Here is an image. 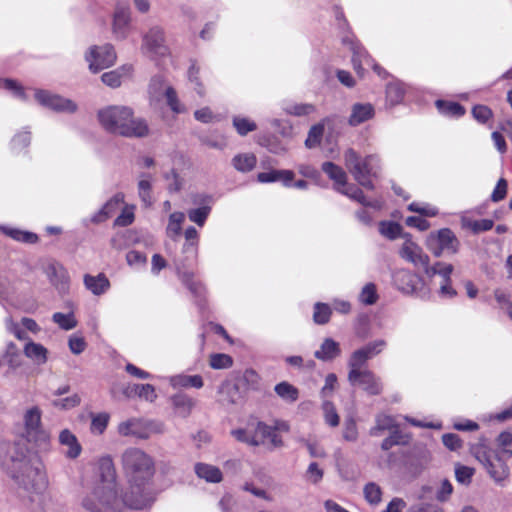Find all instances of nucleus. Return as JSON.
I'll list each match as a JSON object with an SVG mask.
<instances>
[{
  "label": "nucleus",
  "mask_w": 512,
  "mask_h": 512,
  "mask_svg": "<svg viewBox=\"0 0 512 512\" xmlns=\"http://www.w3.org/2000/svg\"><path fill=\"white\" fill-rule=\"evenodd\" d=\"M427 249L435 256L440 257L444 254H456L460 247V242L455 233L449 228H442L431 232L425 241Z\"/></svg>",
  "instance_id": "obj_7"
},
{
  "label": "nucleus",
  "mask_w": 512,
  "mask_h": 512,
  "mask_svg": "<svg viewBox=\"0 0 512 512\" xmlns=\"http://www.w3.org/2000/svg\"><path fill=\"white\" fill-rule=\"evenodd\" d=\"M386 345L385 340L377 339L355 350L348 359L349 370L362 369L367 361L380 354Z\"/></svg>",
  "instance_id": "obj_13"
},
{
  "label": "nucleus",
  "mask_w": 512,
  "mask_h": 512,
  "mask_svg": "<svg viewBox=\"0 0 512 512\" xmlns=\"http://www.w3.org/2000/svg\"><path fill=\"white\" fill-rule=\"evenodd\" d=\"M331 316V308L325 303H316L314 306L313 320L316 324H326Z\"/></svg>",
  "instance_id": "obj_55"
},
{
  "label": "nucleus",
  "mask_w": 512,
  "mask_h": 512,
  "mask_svg": "<svg viewBox=\"0 0 512 512\" xmlns=\"http://www.w3.org/2000/svg\"><path fill=\"white\" fill-rule=\"evenodd\" d=\"M176 273L182 284L195 297L201 299L204 296L205 288L201 282L194 279V272L187 268L183 260H175Z\"/></svg>",
  "instance_id": "obj_18"
},
{
  "label": "nucleus",
  "mask_w": 512,
  "mask_h": 512,
  "mask_svg": "<svg viewBox=\"0 0 512 512\" xmlns=\"http://www.w3.org/2000/svg\"><path fill=\"white\" fill-rule=\"evenodd\" d=\"M345 166L354 179L363 187L373 189L372 178L380 169V160L376 155L362 158L354 149L349 148L344 153Z\"/></svg>",
  "instance_id": "obj_5"
},
{
  "label": "nucleus",
  "mask_w": 512,
  "mask_h": 512,
  "mask_svg": "<svg viewBox=\"0 0 512 512\" xmlns=\"http://www.w3.org/2000/svg\"><path fill=\"white\" fill-rule=\"evenodd\" d=\"M403 238L405 241L399 250V255L402 259L412 263L415 267H420L430 262L429 256L412 240L410 234H404Z\"/></svg>",
  "instance_id": "obj_16"
},
{
  "label": "nucleus",
  "mask_w": 512,
  "mask_h": 512,
  "mask_svg": "<svg viewBox=\"0 0 512 512\" xmlns=\"http://www.w3.org/2000/svg\"><path fill=\"white\" fill-rule=\"evenodd\" d=\"M168 381L173 388L193 387L196 389H200L204 385L203 379L200 375L178 374L170 376L168 378Z\"/></svg>",
  "instance_id": "obj_32"
},
{
  "label": "nucleus",
  "mask_w": 512,
  "mask_h": 512,
  "mask_svg": "<svg viewBox=\"0 0 512 512\" xmlns=\"http://www.w3.org/2000/svg\"><path fill=\"white\" fill-rule=\"evenodd\" d=\"M192 202L199 207L190 209L188 211V218L191 222L203 227L212 209V197L205 194H197L193 197Z\"/></svg>",
  "instance_id": "obj_20"
},
{
  "label": "nucleus",
  "mask_w": 512,
  "mask_h": 512,
  "mask_svg": "<svg viewBox=\"0 0 512 512\" xmlns=\"http://www.w3.org/2000/svg\"><path fill=\"white\" fill-rule=\"evenodd\" d=\"M134 206H126L120 215L115 219L114 225L119 227H126L134 221Z\"/></svg>",
  "instance_id": "obj_64"
},
{
  "label": "nucleus",
  "mask_w": 512,
  "mask_h": 512,
  "mask_svg": "<svg viewBox=\"0 0 512 512\" xmlns=\"http://www.w3.org/2000/svg\"><path fill=\"white\" fill-rule=\"evenodd\" d=\"M378 299L376 286L373 283H367L359 294V301L365 305H373Z\"/></svg>",
  "instance_id": "obj_56"
},
{
  "label": "nucleus",
  "mask_w": 512,
  "mask_h": 512,
  "mask_svg": "<svg viewBox=\"0 0 512 512\" xmlns=\"http://www.w3.org/2000/svg\"><path fill=\"white\" fill-rule=\"evenodd\" d=\"M274 391L281 399L290 403L297 401L299 397L298 389L286 381L278 383Z\"/></svg>",
  "instance_id": "obj_39"
},
{
  "label": "nucleus",
  "mask_w": 512,
  "mask_h": 512,
  "mask_svg": "<svg viewBox=\"0 0 512 512\" xmlns=\"http://www.w3.org/2000/svg\"><path fill=\"white\" fill-rule=\"evenodd\" d=\"M85 57L89 69L94 73L114 65L117 58L114 46L110 43L90 47Z\"/></svg>",
  "instance_id": "obj_10"
},
{
  "label": "nucleus",
  "mask_w": 512,
  "mask_h": 512,
  "mask_svg": "<svg viewBox=\"0 0 512 512\" xmlns=\"http://www.w3.org/2000/svg\"><path fill=\"white\" fill-rule=\"evenodd\" d=\"M141 52L153 61H159L169 55L163 28L153 26L142 35Z\"/></svg>",
  "instance_id": "obj_9"
},
{
  "label": "nucleus",
  "mask_w": 512,
  "mask_h": 512,
  "mask_svg": "<svg viewBox=\"0 0 512 512\" xmlns=\"http://www.w3.org/2000/svg\"><path fill=\"white\" fill-rule=\"evenodd\" d=\"M167 104L170 109L175 113H182L185 111V108L180 104L178 100L177 93L173 87H166L165 94Z\"/></svg>",
  "instance_id": "obj_62"
},
{
  "label": "nucleus",
  "mask_w": 512,
  "mask_h": 512,
  "mask_svg": "<svg viewBox=\"0 0 512 512\" xmlns=\"http://www.w3.org/2000/svg\"><path fill=\"white\" fill-rule=\"evenodd\" d=\"M336 190L348 198L360 203L364 207L372 208L374 210H380L383 207V201L380 199L367 200L363 191L355 186L354 184H348L346 182L345 186L336 187Z\"/></svg>",
  "instance_id": "obj_22"
},
{
  "label": "nucleus",
  "mask_w": 512,
  "mask_h": 512,
  "mask_svg": "<svg viewBox=\"0 0 512 512\" xmlns=\"http://www.w3.org/2000/svg\"><path fill=\"white\" fill-rule=\"evenodd\" d=\"M34 454H30L27 446L21 442H0V463L10 475L13 470L23 467V465Z\"/></svg>",
  "instance_id": "obj_8"
},
{
  "label": "nucleus",
  "mask_w": 512,
  "mask_h": 512,
  "mask_svg": "<svg viewBox=\"0 0 512 512\" xmlns=\"http://www.w3.org/2000/svg\"><path fill=\"white\" fill-rule=\"evenodd\" d=\"M59 442L62 446H65L67 448L64 454L68 458L75 459L80 455L82 447L78 442L76 436L68 429H64L60 432Z\"/></svg>",
  "instance_id": "obj_26"
},
{
  "label": "nucleus",
  "mask_w": 512,
  "mask_h": 512,
  "mask_svg": "<svg viewBox=\"0 0 512 512\" xmlns=\"http://www.w3.org/2000/svg\"><path fill=\"white\" fill-rule=\"evenodd\" d=\"M171 402L176 411V414L183 418H186L190 415L195 405L193 398L184 393H178L172 396Z\"/></svg>",
  "instance_id": "obj_33"
},
{
  "label": "nucleus",
  "mask_w": 512,
  "mask_h": 512,
  "mask_svg": "<svg viewBox=\"0 0 512 512\" xmlns=\"http://www.w3.org/2000/svg\"><path fill=\"white\" fill-rule=\"evenodd\" d=\"M389 432H390V435L388 437H386L381 443L382 450L387 451L394 446L407 445L409 443L408 435L403 434L399 430V428H395Z\"/></svg>",
  "instance_id": "obj_43"
},
{
  "label": "nucleus",
  "mask_w": 512,
  "mask_h": 512,
  "mask_svg": "<svg viewBox=\"0 0 512 512\" xmlns=\"http://www.w3.org/2000/svg\"><path fill=\"white\" fill-rule=\"evenodd\" d=\"M195 473L199 478L211 483H218L222 480V472L219 468L205 463L195 465Z\"/></svg>",
  "instance_id": "obj_37"
},
{
  "label": "nucleus",
  "mask_w": 512,
  "mask_h": 512,
  "mask_svg": "<svg viewBox=\"0 0 512 512\" xmlns=\"http://www.w3.org/2000/svg\"><path fill=\"white\" fill-rule=\"evenodd\" d=\"M294 177L295 174L291 170H270L257 175L261 183L281 182L285 187H291Z\"/></svg>",
  "instance_id": "obj_25"
},
{
  "label": "nucleus",
  "mask_w": 512,
  "mask_h": 512,
  "mask_svg": "<svg viewBox=\"0 0 512 512\" xmlns=\"http://www.w3.org/2000/svg\"><path fill=\"white\" fill-rule=\"evenodd\" d=\"M123 476L132 488H142L155 474L153 457L138 447H128L120 455Z\"/></svg>",
  "instance_id": "obj_3"
},
{
  "label": "nucleus",
  "mask_w": 512,
  "mask_h": 512,
  "mask_svg": "<svg viewBox=\"0 0 512 512\" xmlns=\"http://www.w3.org/2000/svg\"><path fill=\"white\" fill-rule=\"evenodd\" d=\"M131 30V13L127 6L118 5L112 19V34L117 40H124Z\"/></svg>",
  "instance_id": "obj_17"
},
{
  "label": "nucleus",
  "mask_w": 512,
  "mask_h": 512,
  "mask_svg": "<svg viewBox=\"0 0 512 512\" xmlns=\"http://www.w3.org/2000/svg\"><path fill=\"white\" fill-rule=\"evenodd\" d=\"M256 157L251 153L238 154L232 159V165L240 172H249L256 165Z\"/></svg>",
  "instance_id": "obj_42"
},
{
  "label": "nucleus",
  "mask_w": 512,
  "mask_h": 512,
  "mask_svg": "<svg viewBox=\"0 0 512 512\" xmlns=\"http://www.w3.org/2000/svg\"><path fill=\"white\" fill-rule=\"evenodd\" d=\"M118 433L122 436H134L140 439H147L149 436L143 429L142 422L136 418L121 422L118 425Z\"/></svg>",
  "instance_id": "obj_29"
},
{
  "label": "nucleus",
  "mask_w": 512,
  "mask_h": 512,
  "mask_svg": "<svg viewBox=\"0 0 512 512\" xmlns=\"http://www.w3.org/2000/svg\"><path fill=\"white\" fill-rule=\"evenodd\" d=\"M363 492L366 501L371 505H377L380 503L382 490L378 484L374 482L367 483L363 489Z\"/></svg>",
  "instance_id": "obj_54"
},
{
  "label": "nucleus",
  "mask_w": 512,
  "mask_h": 512,
  "mask_svg": "<svg viewBox=\"0 0 512 512\" xmlns=\"http://www.w3.org/2000/svg\"><path fill=\"white\" fill-rule=\"evenodd\" d=\"M185 244L183 245V252L187 255V259L196 260L197 258V245H198V232L195 227L190 226L185 231Z\"/></svg>",
  "instance_id": "obj_38"
},
{
  "label": "nucleus",
  "mask_w": 512,
  "mask_h": 512,
  "mask_svg": "<svg viewBox=\"0 0 512 512\" xmlns=\"http://www.w3.org/2000/svg\"><path fill=\"white\" fill-rule=\"evenodd\" d=\"M476 458L484 465L490 477L499 485H503L510 471L507 461L512 457L510 449L492 451L481 447L475 451Z\"/></svg>",
  "instance_id": "obj_6"
},
{
  "label": "nucleus",
  "mask_w": 512,
  "mask_h": 512,
  "mask_svg": "<svg viewBox=\"0 0 512 512\" xmlns=\"http://www.w3.org/2000/svg\"><path fill=\"white\" fill-rule=\"evenodd\" d=\"M52 320L63 330H72L77 326V320L72 312L64 314L56 312L52 316Z\"/></svg>",
  "instance_id": "obj_48"
},
{
  "label": "nucleus",
  "mask_w": 512,
  "mask_h": 512,
  "mask_svg": "<svg viewBox=\"0 0 512 512\" xmlns=\"http://www.w3.org/2000/svg\"><path fill=\"white\" fill-rule=\"evenodd\" d=\"M344 42H347L350 46V50L353 53L352 63L356 72L362 76L363 75V65L372 67L378 75H382L383 69L377 65L374 60L368 55L366 50L359 44L354 43L351 40L344 39Z\"/></svg>",
  "instance_id": "obj_19"
},
{
  "label": "nucleus",
  "mask_w": 512,
  "mask_h": 512,
  "mask_svg": "<svg viewBox=\"0 0 512 512\" xmlns=\"http://www.w3.org/2000/svg\"><path fill=\"white\" fill-rule=\"evenodd\" d=\"M322 411L324 421L330 427H337L340 423V417L336 411L335 405L328 399L322 402Z\"/></svg>",
  "instance_id": "obj_46"
},
{
  "label": "nucleus",
  "mask_w": 512,
  "mask_h": 512,
  "mask_svg": "<svg viewBox=\"0 0 512 512\" xmlns=\"http://www.w3.org/2000/svg\"><path fill=\"white\" fill-rule=\"evenodd\" d=\"M110 416L106 412L91 414L90 430L93 434L101 435L106 430Z\"/></svg>",
  "instance_id": "obj_47"
},
{
  "label": "nucleus",
  "mask_w": 512,
  "mask_h": 512,
  "mask_svg": "<svg viewBox=\"0 0 512 512\" xmlns=\"http://www.w3.org/2000/svg\"><path fill=\"white\" fill-rule=\"evenodd\" d=\"M35 99L42 106L56 112L74 113L77 110V105L72 100L46 90H37L35 92Z\"/></svg>",
  "instance_id": "obj_15"
},
{
  "label": "nucleus",
  "mask_w": 512,
  "mask_h": 512,
  "mask_svg": "<svg viewBox=\"0 0 512 512\" xmlns=\"http://www.w3.org/2000/svg\"><path fill=\"white\" fill-rule=\"evenodd\" d=\"M10 476L17 485L29 493L40 494L48 486L44 464L38 455H33L23 467L13 470Z\"/></svg>",
  "instance_id": "obj_4"
},
{
  "label": "nucleus",
  "mask_w": 512,
  "mask_h": 512,
  "mask_svg": "<svg viewBox=\"0 0 512 512\" xmlns=\"http://www.w3.org/2000/svg\"><path fill=\"white\" fill-rule=\"evenodd\" d=\"M323 134H324V124L323 123H318V124L313 125L310 128V130L308 132V136L305 140L306 147L309 149L317 147L321 143Z\"/></svg>",
  "instance_id": "obj_53"
},
{
  "label": "nucleus",
  "mask_w": 512,
  "mask_h": 512,
  "mask_svg": "<svg viewBox=\"0 0 512 512\" xmlns=\"http://www.w3.org/2000/svg\"><path fill=\"white\" fill-rule=\"evenodd\" d=\"M1 230L11 238L17 241L25 242V243H35L38 239L37 235L30 232L21 231L15 228L10 227H1Z\"/></svg>",
  "instance_id": "obj_50"
},
{
  "label": "nucleus",
  "mask_w": 512,
  "mask_h": 512,
  "mask_svg": "<svg viewBox=\"0 0 512 512\" xmlns=\"http://www.w3.org/2000/svg\"><path fill=\"white\" fill-rule=\"evenodd\" d=\"M394 282L401 292L425 298L428 295L422 278L407 270H399L394 274Z\"/></svg>",
  "instance_id": "obj_11"
},
{
  "label": "nucleus",
  "mask_w": 512,
  "mask_h": 512,
  "mask_svg": "<svg viewBox=\"0 0 512 512\" xmlns=\"http://www.w3.org/2000/svg\"><path fill=\"white\" fill-rule=\"evenodd\" d=\"M494 297H495V300L497 301V303L499 304V306L502 309H505L507 311L509 317H511L512 301H511L510 293L504 289L497 288L494 290Z\"/></svg>",
  "instance_id": "obj_57"
},
{
  "label": "nucleus",
  "mask_w": 512,
  "mask_h": 512,
  "mask_svg": "<svg viewBox=\"0 0 512 512\" xmlns=\"http://www.w3.org/2000/svg\"><path fill=\"white\" fill-rule=\"evenodd\" d=\"M24 354L37 365H43L47 362V349L39 343L30 341L24 347Z\"/></svg>",
  "instance_id": "obj_34"
},
{
  "label": "nucleus",
  "mask_w": 512,
  "mask_h": 512,
  "mask_svg": "<svg viewBox=\"0 0 512 512\" xmlns=\"http://www.w3.org/2000/svg\"><path fill=\"white\" fill-rule=\"evenodd\" d=\"M348 381L352 386H360L370 395H379L382 392V383L369 369H352L348 372Z\"/></svg>",
  "instance_id": "obj_12"
},
{
  "label": "nucleus",
  "mask_w": 512,
  "mask_h": 512,
  "mask_svg": "<svg viewBox=\"0 0 512 512\" xmlns=\"http://www.w3.org/2000/svg\"><path fill=\"white\" fill-rule=\"evenodd\" d=\"M81 402V398L78 394H73L65 398L55 399L52 401V405L55 408L62 410H69L78 406Z\"/></svg>",
  "instance_id": "obj_59"
},
{
  "label": "nucleus",
  "mask_w": 512,
  "mask_h": 512,
  "mask_svg": "<svg viewBox=\"0 0 512 512\" xmlns=\"http://www.w3.org/2000/svg\"><path fill=\"white\" fill-rule=\"evenodd\" d=\"M474 475V469L468 466H464L461 464H456L455 466V477L456 480L464 485H468L471 480L472 476Z\"/></svg>",
  "instance_id": "obj_63"
},
{
  "label": "nucleus",
  "mask_w": 512,
  "mask_h": 512,
  "mask_svg": "<svg viewBox=\"0 0 512 512\" xmlns=\"http://www.w3.org/2000/svg\"><path fill=\"white\" fill-rule=\"evenodd\" d=\"M375 110L370 103H355L352 105L348 123L351 126H358L373 118Z\"/></svg>",
  "instance_id": "obj_24"
},
{
  "label": "nucleus",
  "mask_w": 512,
  "mask_h": 512,
  "mask_svg": "<svg viewBox=\"0 0 512 512\" xmlns=\"http://www.w3.org/2000/svg\"><path fill=\"white\" fill-rule=\"evenodd\" d=\"M436 106H437L438 110L446 116L458 118L465 114V108L456 102H447L444 100H438L436 102Z\"/></svg>",
  "instance_id": "obj_45"
},
{
  "label": "nucleus",
  "mask_w": 512,
  "mask_h": 512,
  "mask_svg": "<svg viewBox=\"0 0 512 512\" xmlns=\"http://www.w3.org/2000/svg\"><path fill=\"white\" fill-rule=\"evenodd\" d=\"M219 394L223 403L234 404L239 398V389L235 383L226 381L221 384Z\"/></svg>",
  "instance_id": "obj_40"
},
{
  "label": "nucleus",
  "mask_w": 512,
  "mask_h": 512,
  "mask_svg": "<svg viewBox=\"0 0 512 512\" xmlns=\"http://www.w3.org/2000/svg\"><path fill=\"white\" fill-rule=\"evenodd\" d=\"M233 126L240 136H246L249 132L255 131L257 125L254 121L241 116L233 117Z\"/></svg>",
  "instance_id": "obj_52"
},
{
  "label": "nucleus",
  "mask_w": 512,
  "mask_h": 512,
  "mask_svg": "<svg viewBox=\"0 0 512 512\" xmlns=\"http://www.w3.org/2000/svg\"><path fill=\"white\" fill-rule=\"evenodd\" d=\"M41 416L38 406L28 408L23 415L25 436L29 441L36 440L42 431Z\"/></svg>",
  "instance_id": "obj_21"
},
{
  "label": "nucleus",
  "mask_w": 512,
  "mask_h": 512,
  "mask_svg": "<svg viewBox=\"0 0 512 512\" xmlns=\"http://www.w3.org/2000/svg\"><path fill=\"white\" fill-rule=\"evenodd\" d=\"M84 285L92 294L99 296L109 289L110 282L103 273H99L96 276L86 274L84 276Z\"/></svg>",
  "instance_id": "obj_27"
},
{
  "label": "nucleus",
  "mask_w": 512,
  "mask_h": 512,
  "mask_svg": "<svg viewBox=\"0 0 512 512\" xmlns=\"http://www.w3.org/2000/svg\"><path fill=\"white\" fill-rule=\"evenodd\" d=\"M284 110L290 115L304 116L313 113L315 107L312 104H289L284 107Z\"/></svg>",
  "instance_id": "obj_61"
},
{
  "label": "nucleus",
  "mask_w": 512,
  "mask_h": 512,
  "mask_svg": "<svg viewBox=\"0 0 512 512\" xmlns=\"http://www.w3.org/2000/svg\"><path fill=\"white\" fill-rule=\"evenodd\" d=\"M100 483L83 499V506L91 512H116L120 507L117 491V473L111 456L98 460Z\"/></svg>",
  "instance_id": "obj_1"
},
{
  "label": "nucleus",
  "mask_w": 512,
  "mask_h": 512,
  "mask_svg": "<svg viewBox=\"0 0 512 512\" xmlns=\"http://www.w3.org/2000/svg\"><path fill=\"white\" fill-rule=\"evenodd\" d=\"M101 127L108 133L126 138H144L150 133L144 118L135 117L131 107L109 105L97 112Z\"/></svg>",
  "instance_id": "obj_2"
},
{
  "label": "nucleus",
  "mask_w": 512,
  "mask_h": 512,
  "mask_svg": "<svg viewBox=\"0 0 512 512\" xmlns=\"http://www.w3.org/2000/svg\"><path fill=\"white\" fill-rule=\"evenodd\" d=\"M166 87H170L166 84V81L162 75H155L151 78L148 93L150 98L155 101H159L165 94Z\"/></svg>",
  "instance_id": "obj_41"
},
{
  "label": "nucleus",
  "mask_w": 512,
  "mask_h": 512,
  "mask_svg": "<svg viewBox=\"0 0 512 512\" xmlns=\"http://www.w3.org/2000/svg\"><path fill=\"white\" fill-rule=\"evenodd\" d=\"M402 227L400 224L393 221H381L379 223V232L384 237L394 240L401 234Z\"/></svg>",
  "instance_id": "obj_51"
},
{
  "label": "nucleus",
  "mask_w": 512,
  "mask_h": 512,
  "mask_svg": "<svg viewBox=\"0 0 512 512\" xmlns=\"http://www.w3.org/2000/svg\"><path fill=\"white\" fill-rule=\"evenodd\" d=\"M137 190L143 207L150 208L154 203L153 176L149 173H141L138 177Z\"/></svg>",
  "instance_id": "obj_23"
},
{
  "label": "nucleus",
  "mask_w": 512,
  "mask_h": 512,
  "mask_svg": "<svg viewBox=\"0 0 512 512\" xmlns=\"http://www.w3.org/2000/svg\"><path fill=\"white\" fill-rule=\"evenodd\" d=\"M133 72L132 65H123L116 70L105 72L101 76L102 82L112 88L119 87L124 77H130Z\"/></svg>",
  "instance_id": "obj_30"
},
{
  "label": "nucleus",
  "mask_w": 512,
  "mask_h": 512,
  "mask_svg": "<svg viewBox=\"0 0 512 512\" xmlns=\"http://www.w3.org/2000/svg\"><path fill=\"white\" fill-rule=\"evenodd\" d=\"M405 95V87L401 82H391L386 87V99L390 105L399 104Z\"/></svg>",
  "instance_id": "obj_44"
},
{
  "label": "nucleus",
  "mask_w": 512,
  "mask_h": 512,
  "mask_svg": "<svg viewBox=\"0 0 512 512\" xmlns=\"http://www.w3.org/2000/svg\"><path fill=\"white\" fill-rule=\"evenodd\" d=\"M398 428L394 418L390 415L380 413L376 415L375 425L370 429L369 434L374 437H378L384 431H391Z\"/></svg>",
  "instance_id": "obj_35"
},
{
  "label": "nucleus",
  "mask_w": 512,
  "mask_h": 512,
  "mask_svg": "<svg viewBox=\"0 0 512 512\" xmlns=\"http://www.w3.org/2000/svg\"><path fill=\"white\" fill-rule=\"evenodd\" d=\"M341 354V348L338 342L332 338H325L320 349L314 352L315 358L321 361H332Z\"/></svg>",
  "instance_id": "obj_28"
},
{
  "label": "nucleus",
  "mask_w": 512,
  "mask_h": 512,
  "mask_svg": "<svg viewBox=\"0 0 512 512\" xmlns=\"http://www.w3.org/2000/svg\"><path fill=\"white\" fill-rule=\"evenodd\" d=\"M270 426L257 422L256 425H250L244 429H236L232 431V435L236 440L246 443L250 446H259L267 442Z\"/></svg>",
  "instance_id": "obj_14"
},
{
  "label": "nucleus",
  "mask_w": 512,
  "mask_h": 512,
  "mask_svg": "<svg viewBox=\"0 0 512 512\" xmlns=\"http://www.w3.org/2000/svg\"><path fill=\"white\" fill-rule=\"evenodd\" d=\"M46 274L50 282L59 290H65L68 284V276L62 265L51 263L46 268Z\"/></svg>",
  "instance_id": "obj_31"
},
{
  "label": "nucleus",
  "mask_w": 512,
  "mask_h": 512,
  "mask_svg": "<svg viewBox=\"0 0 512 512\" xmlns=\"http://www.w3.org/2000/svg\"><path fill=\"white\" fill-rule=\"evenodd\" d=\"M184 219L185 215L183 212H174L169 216V222L166 229L169 237L174 238L181 233Z\"/></svg>",
  "instance_id": "obj_49"
},
{
  "label": "nucleus",
  "mask_w": 512,
  "mask_h": 512,
  "mask_svg": "<svg viewBox=\"0 0 512 512\" xmlns=\"http://www.w3.org/2000/svg\"><path fill=\"white\" fill-rule=\"evenodd\" d=\"M233 364L232 358L223 353L212 354L210 356V366L213 369H227Z\"/></svg>",
  "instance_id": "obj_60"
},
{
  "label": "nucleus",
  "mask_w": 512,
  "mask_h": 512,
  "mask_svg": "<svg viewBox=\"0 0 512 512\" xmlns=\"http://www.w3.org/2000/svg\"><path fill=\"white\" fill-rule=\"evenodd\" d=\"M322 170L327 176L334 181V188L345 186L347 181L346 172L338 165L333 162H324L322 164Z\"/></svg>",
  "instance_id": "obj_36"
},
{
  "label": "nucleus",
  "mask_w": 512,
  "mask_h": 512,
  "mask_svg": "<svg viewBox=\"0 0 512 512\" xmlns=\"http://www.w3.org/2000/svg\"><path fill=\"white\" fill-rule=\"evenodd\" d=\"M131 392L147 401H153L156 398L155 389L151 384H134Z\"/></svg>",
  "instance_id": "obj_58"
}]
</instances>
